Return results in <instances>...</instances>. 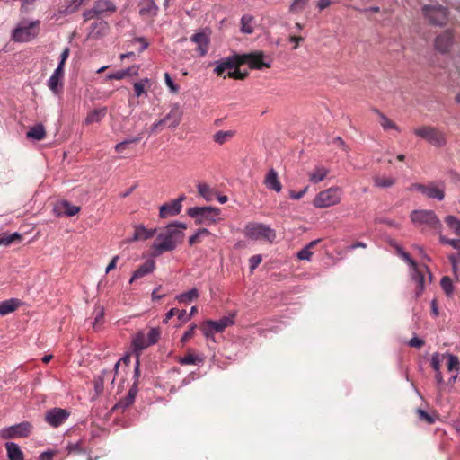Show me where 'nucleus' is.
<instances>
[{"label": "nucleus", "instance_id": "f257e3e1", "mask_svg": "<svg viewBox=\"0 0 460 460\" xmlns=\"http://www.w3.org/2000/svg\"><path fill=\"white\" fill-rule=\"evenodd\" d=\"M187 225L183 222L173 221L158 234L152 244L153 256L157 257L164 252L174 251L185 237Z\"/></svg>", "mask_w": 460, "mask_h": 460}, {"label": "nucleus", "instance_id": "f03ea898", "mask_svg": "<svg viewBox=\"0 0 460 460\" xmlns=\"http://www.w3.org/2000/svg\"><path fill=\"white\" fill-rule=\"evenodd\" d=\"M218 208L205 206L188 208L187 215L195 220L196 225L212 226L221 220Z\"/></svg>", "mask_w": 460, "mask_h": 460}, {"label": "nucleus", "instance_id": "7ed1b4c3", "mask_svg": "<svg viewBox=\"0 0 460 460\" xmlns=\"http://www.w3.org/2000/svg\"><path fill=\"white\" fill-rule=\"evenodd\" d=\"M244 235L252 240L264 239L273 243L276 239V231L268 225L250 222L244 227Z\"/></svg>", "mask_w": 460, "mask_h": 460}, {"label": "nucleus", "instance_id": "20e7f679", "mask_svg": "<svg viewBox=\"0 0 460 460\" xmlns=\"http://www.w3.org/2000/svg\"><path fill=\"white\" fill-rule=\"evenodd\" d=\"M411 222L415 226H426L429 228L438 230L442 225L433 210L415 209L410 215Z\"/></svg>", "mask_w": 460, "mask_h": 460}, {"label": "nucleus", "instance_id": "39448f33", "mask_svg": "<svg viewBox=\"0 0 460 460\" xmlns=\"http://www.w3.org/2000/svg\"><path fill=\"white\" fill-rule=\"evenodd\" d=\"M161 332L159 328H151L147 334L143 331L137 332L132 339L133 350L137 355H139V352L147 347L155 344L158 341Z\"/></svg>", "mask_w": 460, "mask_h": 460}, {"label": "nucleus", "instance_id": "423d86ee", "mask_svg": "<svg viewBox=\"0 0 460 460\" xmlns=\"http://www.w3.org/2000/svg\"><path fill=\"white\" fill-rule=\"evenodd\" d=\"M39 21L22 22L12 32V40L15 42H29L39 34Z\"/></svg>", "mask_w": 460, "mask_h": 460}, {"label": "nucleus", "instance_id": "0eeeda50", "mask_svg": "<svg viewBox=\"0 0 460 460\" xmlns=\"http://www.w3.org/2000/svg\"><path fill=\"white\" fill-rule=\"evenodd\" d=\"M342 190L340 187H331L320 191L314 198L313 204L315 208H324L340 203Z\"/></svg>", "mask_w": 460, "mask_h": 460}, {"label": "nucleus", "instance_id": "6e6552de", "mask_svg": "<svg viewBox=\"0 0 460 460\" xmlns=\"http://www.w3.org/2000/svg\"><path fill=\"white\" fill-rule=\"evenodd\" d=\"M235 313L223 316L217 321L207 320L203 323L201 330L207 339H214L215 332H222L226 328L234 323Z\"/></svg>", "mask_w": 460, "mask_h": 460}, {"label": "nucleus", "instance_id": "1a4fd4ad", "mask_svg": "<svg viewBox=\"0 0 460 460\" xmlns=\"http://www.w3.org/2000/svg\"><path fill=\"white\" fill-rule=\"evenodd\" d=\"M117 11V6L111 0H97L92 8L83 13L84 22L92 19L108 16Z\"/></svg>", "mask_w": 460, "mask_h": 460}, {"label": "nucleus", "instance_id": "9d476101", "mask_svg": "<svg viewBox=\"0 0 460 460\" xmlns=\"http://www.w3.org/2000/svg\"><path fill=\"white\" fill-rule=\"evenodd\" d=\"M414 134L436 147H442L447 144L445 133L434 127L424 126L415 128Z\"/></svg>", "mask_w": 460, "mask_h": 460}, {"label": "nucleus", "instance_id": "9b49d317", "mask_svg": "<svg viewBox=\"0 0 460 460\" xmlns=\"http://www.w3.org/2000/svg\"><path fill=\"white\" fill-rule=\"evenodd\" d=\"M409 190L411 191L415 190L420 192L429 199H438L439 201L445 199L444 182L437 183L431 181L428 185L421 183H412Z\"/></svg>", "mask_w": 460, "mask_h": 460}, {"label": "nucleus", "instance_id": "f8f14e48", "mask_svg": "<svg viewBox=\"0 0 460 460\" xmlns=\"http://www.w3.org/2000/svg\"><path fill=\"white\" fill-rule=\"evenodd\" d=\"M424 16L433 25L443 26L447 21L448 11L438 4H427L422 8Z\"/></svg>", "mask_w": 460, "mask_h": 460}, {"label": "nucleus", "instance_id": "ddd939ff", "mask_svg": "<svg viewBox=\"0 0 460 460\" xmlns=\"http://www.w3.org/2000/svg\"><path fill=\"white\" fill-rule=\"evenodd\" d=\"M240 58L242 65L247 64L251 69L261 70L271 65V58L266 57L262 51L241 54Z\"/></svg>", "mask_w": 460, "mask_h": 460}, {"label": "nucleus", "instance_id": "4468645a", "mask_svg": "<svg viewBox=\"0 0 460 460\" xmlns=\"http://www.w3.org/2000/svg\"><path fill=\"white\" fill-rule=\"evenodd\" d=\"M31 423L29 421H22L0 429V438L4 439L28 438L31 435Z\"/></svg>", "mask_w": 460, "mask_h": 460}, {"label": "nucleus", "instance_id": "2eb2a0df", "mask_svg": "<svg viewBox=\"0 0 460 460\" xmlns=\"http://www.w3.org/2000/svg\"><path fill=\"white\" fill-rule=\"evenodd\" d=\"M240 56L241 54L234 53L229 57L223 58L216 61V67L214 68V73L217 75H222L226 70L231 71L234 68L240 67L242 66Z\"/></svg>", "mask_w": 460, "mask_h": 460}, {"label": "nucleus", "instance_id": "dca6fc26", "mask_svg": "<svg viewBox=\"0 0 460 460\" xmlns=\"http://www.w3.org/2000/svg\"><path fill=\"white\" fill-rule=\"evenodd\" d=\"M185 195L182 194L178 199H172L160 206L159 217L161 218H167L179 215L182 209V201L185 200Z\"/></svg>", "mask_w": 460, "mask_h": 460}, {"label": "nucleus", "instance_id": "f3484780", "mask_svg": "<svg viewBox=\"0 0 460 460\" xmlns=\"http://www.w3.org/2000/svg\"><path fill=\"white\" fill-rule=\"evenodd\" d=\"M69 415L65 409L53 408L47 411L45 420L51 427L58 428L66 422Z\"/></svg>", "mask_w": 460, "mask_h": 460}, {"label": "nucleus", "instance_id": "a211bd4d", "mask_svg": "<svg viewBox=\"0 0 460 460\" xmlns=\"http://www.w3.org/2000/svg\"><path fill=\"white\" fill-rule=\"evenodd\" d=\"M80 211V207L73 205L67 200L57 202L53 208V213L57 217H73Z\"/></svg>", "mask_w": 460, "mask_h": 460}, {"label": "nucleus", "instance_id": "6ab92c4d", "mask_svg": "<svg viewBox=\"0 0 460 460\" xmlns=\"http://www.w3.org/2000/svg\"><path fill=\"white\" fill-rule=\"evenodd\" d=\"M138 6L139 15L143 19H151L153 21L158 14L159 7L155 0H140Z\"/></svg>", "mask_w": 460, "mask_h": 460}, {"label": "nucleus", "instance_id": "aec40b11", "mask_svg": "<svg viewBox=\"0 0 460 460\" xmlns=\"http://www.w3.org/2000/svg\"><path fill=\"white\" fill-rule=\"evenodd\" d=\"M190 40L197 44V51L199 56L204 57L208 52V46L210 43L209 35L204 31L194 33L190 37Z\"/></svg>", "mask_w": 460, "mask_h": 460}, {"label": "nucleus", "instance_id": "412c9836", "mask_svg": "<svg viewBox=\"0 0 460 460\" xmlns=\"http://www.w3.org/2000/svg\"><path fill=\"white\" fill-rule=\"evenodd\" d=\"M156 232V229H147L143 225L135 226V231L133 235L126 240V243H132L137 241H146L152 238Z\"/></svg>", "mask_w": 460, "mask_h": 460}, {"label": "nucleus", "instance_id": "4be33fe9", "mask_svg": "<svg viewBox=\"0 0 460 460\" xmlns=\"http://www.w3.org/2000/svg\"><path fill=\"white\" fill-rule=\"evenodd\" d=\"M453 43L451 31H446L439 34L435 40V48L441 53H447Z\"/></svg>", "mask_w": 460, "mask_h": 460}, {"label": "nucleus", "instance_id": "5701e85b", "mask_svg": "<svg viewBox=\"0 0 460 460\" xmlns=\"http://www.w3.org/2000/svg\"><path fill=\"white\" fill-rule=\"evenodd\" d=\"M263 183L267 189L276 192H280L282 190V184L279 180L278 172L273 168L268 171Z\"/></svg>", "mask_w": 460, "mask_h": 460}, {"label": "nucleus", "instance_id": "b1692460", "mask_svg": "<svg viewBox=\"0 0 460 460\" xmlns=\"http://www.w3.org/2000/svg\"><path fill=\"white\" fill-rule=\"evenodd\" d=\"M155 268V263L153 260H147L143 264H141L134 272L129 280V283H132L135 279H140L144 276H146L154 271Z\"/></svg>", "mask_w": 460, "mask_h": 460}, {"label": "nucleus", "instance_id": "393cba45", "mask_svg": "<svg viewBox=\"0 0 460 460\" xmlns=\"http://www.w3.org/2000/svg\"><path fill=\"white\" fill-rule=\"evenodd\" d=\"M411 279L417 285L415 296L416 297H419L421 296L425 288V278L424 274L418 269L417 266L416 268L411 269Z\"/></svg>", "mask_w": 460, "mask_h": 460}, {"label": "nucleus", "instance_id": "a878e982", "mask_svg": "<svg viewBox=\"0 0 460 460\" xmlns=\"http://www.w3.org/2000/svg\"><path fill=\"white\" fill-rule=\"evenodd\" d=\"M5 448L9 460H24V455L20 446L14 442H6Z\"/></svg>", "mask_w": 460, "mask_h": 460}, {"label": "nucleus", "instance_id": "bb28decb", "mask_svg": "<svg viewBox=\"0 0 460 460\" xmlns=\"http://www.w3.org/2000/svg\"><path fill=\"white\" fill-rule=\"evenodd\" d=\"M181 119V112L179 110V107L175 105L170 111V112L168 114H166L162 119L164 120L165 124L167 122H170L168 127L174 128L180 124Z\"/></svg>", "mask_w": 460, "mask_h": 460}, {"label": "nucleus", "instance_id": "cd10ccee", "mask_svg": "<svg viewBox=\"0 0 460 460\" xmlns=\"http://www.w3.org/2000/svg\"><path fill=\"white\" fill-rule=\"evenodd\" d=\"M47 85L54 95L59 96L64 88L63 78L51 75L47 82Z\"/></svg>", "mask_w": 460, "mask_h": 460}, {"label": "nucleus", "instance_id": "c85d7f7f", "mask_svg": "<svg viewBox=\"0 0 460 460\" xmlns=\"http://www.w3.org/2000/svg\"><path fill=\"white\" fill-rule=\"evenodd\" d=\"M108 22L103 20H99L92 23L91 25V36L93 38H99L106 33L108 31Z\"/></svg>", "mask_w": 460, "mask_h": 460}, {"label": "nucleus", "instance_id": "c756f323", "mask_svg": "<svg viewBox=\"0 0 460 460\" xmlns=\"http://www.w3.org/2000/svg\"><path fill=\"white\" fill-rule=\"evenodd\" d=\"M329 173V170L323 166H316L314 170L309 172V181L312 183H319L323 181Z\"/></svg>", "mask_w": 460, "mask_h": 460}, {"label": "nucleus", "instance_id": "7c9ffc66", "mask_svg": "<svg viewBox=\"0 0 460 460\" xmlns=\"http://www.w3.org/2000/svg\"><path fill=\"white\" fill-rule=\"evenodd\" d=\"M20 301L15 298L2 301L0 303V315H6L18 308Z\"/></svg>", "mask_w": 460, "mask_h": 460}, {"label": "nucleus", "instance_id": "2f4dec72", "mask_svg": "<svg viewBox=\"0 0 460 460\" xmlns=\"http://www.w3.org/2000/svg\"><path fill=\"white\" fill-rule=\"evenodd\" d=\"M106 115V108L94 109L91 111L85 118V124L100 122Z\"/></svg>", "mask_w": 460, "mask_h": 460}, {"label": "nucleus", "instance_id": "473e14b6", "mask_svg": "<svg viewBox=\"0 0 460 460\" xmlns=\"http://www.w3.org/2000/svg\"><path fill=\"white\" fill-rule=\"evenodd\" d=\"M26 136L33 140H42L46 136L45 128L42 124H37L29 129Z\"/></svg>", "mask_w": 460, "mask_h": 460}, {"label": "nucleus", "instance_id": "72a5a7b5", "mask_svg": "<svg viewBox=\"0 0 460 460\" xmlns=\"http://www.w3.org/2000/svg\"><path fill=\"white\" fill-rule=\"evenodd\" d=\"M199 296V290L196 288H193L187 292L177 295L175 299L180 304H187L193 301L194 299H197Z\"/></svg>", "mask_w": 460, "mask_h": 460}, {"label": "nucleus", "instance_id": "f704fd0d", "mask_svg": "<svg viewBox=\"0 0 460 460\" xmlns=\"http://www.w3.org/2000/svg\"><path fill=\"white\" fill-rule=\"evenodd\" d=\"M90 0H67V4L64 7L61 13L65 15L75 13L83 4Z\"/></svg>", "mask_w": 460, "mask_h": 460}, {"label": "nucleus", "instance_id": "c9c22d12", "mask_svg": "<svg viewBox=\"0 0 460 460\" xmlns=\"http://www.w3.org/2000/svg\"><path fill=\"white\" fill-rule=\"evenodd\" d=\"M234 136V131L233 130H219L213 135V140L219 145H223L230 140Z\"/></svg>", "mask_w": 460, "mask_h": 460}, {"label": "nucleus", "instance_id": "e433bc0d", "mask_svg": "<svg viewBox=\"0 0 460 460\" xmlns=\"http://www.w3.org/2000/svg\"><path fill=\"white\" fill-rule=\"evenodd\" d=\"M22 239V234L17 232H14L10 234H4L3 235H0L1 245H4V246H9L15 242H21Z\"/></svg>", "mask_w": 460, "mask_h": 460}, {"label": "nucleus", "instance_id": "4c0bfd02", "mask_svg": "<svg viewBox=\"0 0 460 460\" xmlns=\"http://www.w3.org/2000/svg\"><path fill=\"white\" fill-rule=\"evenodd\" d=\"M204 360L203 357L199 355L188 354L178 359L181 365H199Z\"/></svg>", "mask_w": 460, "mask_h": 460}, {"label": "nucleus", "instance_id": "58836bf2", "mask_svg": "<svg viewBox=\"0 0 460 460\" xmlns=\"http://www.w3.org/2000/svg\"><path fill=\"white\" fill-rule=\"evenodd\" d=\"M447 226L456 234L460 236V220L455 216H447L445 217Z\"/></svg>", "mask_w": 460, "mask_h": 460}, {"label": "nucleus", "instance_id": "ea45409f", "mask_svg": "<svg viewBox=\"0 0 460 460\" xmlns=\"http://www.w3.org/2000/svg\"><path fill=\"white\" fill-rule=\"evenodd\" d=\"M253 21V17L251 15H243L241 18V31L246 34H251L253 32V27L252 22Z\"/></svg>", "mask_w": 460, "mask_h": 460}, {"label": "nucleus", "instance_id": "a19ab883", "mask_svg": "<svg viewBox=\"0 0 460 460\" xmlns=\"http://www.w3.org/2000/svg\"><path fill=\"white\" fill-rule=\"evenodd\" d=\"M199 194L205 199L207 201H211L213 199V190L206 183H199L197 185Z\"/></svg>", "mask_w": 460, "mask_h": 460}, {"label": "nucleus", "instance_id": "79ce46f5", "mask_svg": "<svg viewBox=\"0 0 460 460\" xmlns=\"http://www.w3.org/2000/svg\"><path fill=\"white\" fill-rule=\"evenodd\" d=\"M440 286L447 296H452L455 288L452 279L449 277H442V279H440Z\"/></svg>", "mask_w": 460, "mask_h": 460}, {"label": "nucleus", "instance_id": "37998d69", "mask_svg": "<svg viewBox=\"0 0 460 460\" xmlns=\"http://www.w3.org/2000/svg\"><path fill=\"white\" fill-rule=\"evenodd\" d=\"M111 371L103 370L102 374L94 379V390L100 394L103 391L104 380L107 376H111Z\"/></svg>", "mask_w": 460, "mask_h": 460}, {"label": "nucleus", "instance_id": "c03bdc74", "mask_svg": "<svg viewBox=\"0 0 460 460\" xmlns=\"http://www.w3.org/2000/svg\"><path fill=\"white\" fill-rule=\"evenodd\" d=\"M309 0H293L290 4L288 11L291 13H298L305 10Z\"/></svg>", "mask_w": 460, "mask_h": 460}, {"label": "nucleus", "instance_id": "a18cd8bd", "mask_svg": "<svg viewBox=\"0 0 460 460\" xmlns=\"http://www.w3.org/2000/svg\"><path fill=\"white\" fill-rule=\"evenodd\" d=\"M394 183H395V179L393 177H388V178L375 177L374 178L375 186L381 188V189L392 187Z\"/></svg>", "mask_w": 460, "mask_h": 460}, {"label": "nucleus", "instance_id": "49530a36", "mask_svg": "<svg viewBox=\"0 0 460 460\" xmlns=\"http://www.w3.org/2000/svg\"><path fill=\"white\" fill-rule=\"evenodd\" d=\"M376 113L379 115V117L381 119L380 124L385 130H388V129L399 130L396 124L394 123L391 119H389L385 114L381 113L378 111H376Z\"/></svg>", "mask_w": 460, "mask_h": 460}, {"label": "nucleus", "instance_id": "de8ad7c7", "mask_svg": "<svg viewBox=\"0 0 460 460\" xmlns=\"http://www.w3.org/2000/svg\"><path fill=\"white\" fill-rule=\"evenodd\" d=\"M66 450L69 454H84L85 453L84 448L82 447V440L76 442H70L66 446Z\"/></svg>", "mask_w": 460, "mask_h": 460}, {"label": "nucleus", "instance_id": "09e8293b", "mask_svg": "<svg viewBox=\"0 0 460 460\" xmlns=\"http://www.w3.org/2000/svg\"><path fill=\"white\" fill-rule=\"evenodd\" d=\"M447 368L449 371H458L460 367V361L459 358L453 355V354H447Z\"/></svg>", "mask_w": 460, "mask_h": 460}, {"label": "nucleus", "instance_id": "8fccbe9b", "mask_svg": "<svg viewBox=\"0 0 460 460\" xmlns=\"http://www.w3.org/2000/svg\"><path fill=\"white\" fill-rule=\"evenodd\" d=\"M135 401L133 399H128V395L121 398L112 408V410L121 409L122 411L126 410L131 404H133Z\"/></svg>", "mask_w": 460, "mask_h": 460}, {"label": "nucleus", "instance_id": "3c124183", "mask_svg": "<svg viewBox=\"0 0 460 460\" xmlns=\"http://www.w3.org/2000/svg\"><path fill=\"white\" fill-rule=\"evenodd\" d=\"M104 317V309L102 306H98L94 309V321L93 323V327L102 324Z\"/></svg>", "mask_w": 460, "mask_h": 460}, {"label": "nucleus", "instance_id": "603ef678", "mask_svg": "<svg viewBox=\"0 0 460 460\" xmlns=\"http://www.w3.org/2000/svg\"><path fill=\"white\" fill-rule=\"evenodd\" d=\"M164 80H165V84H166L167 87L170 89V91L172 93H179L180 87H179L178 84H176L173 82V80L171 77V75H169V73H165L164 74Z\"/></svg>", "mask_w": 460, "mask_h": 460}, {"label": "nucleus", "instance_id": "864d4df0", "mask_svg": "<svg viewBox=\"0 0 460 460\" xmlns=\"http://www.w3.org/2000/svg\"><path fill=\"white\" fill-rule=\"evenodd\" d=\"M439 241L443 244H448L451 245L454 249L458 250L460 249V239H449L446 236L441 235L439 237Z\"/></svg>", "mask_w": 460, "mask_h": 460}, {"label": "nucleus", "instance_id": "5fc2aeb1", "mask_svg": "<svg viewBox=\"0 0 460 460\" xmlns=\"http://www.w3.org/2000/svg\"><path fill=\"white\" fill-rule=\"evenodd\" d=\"M417 414L420 420L426 421L428 424H433L435 422V418L422 409H418Z\"/></svg>", "mask_w": 460, "mask_h": 460}, {"label": "nucleus", "instance_id": "6e6d98bb", "mask_svg": "<svg viewBox=\"0 0 460 460\" xmlns=\"http://www.w3.org/2000/svg\"><path fill=\"white\" fill-rule=\"evenodd\" d=\"M247 72H242L239 67L229 71L227 76L233 79L243 80L247 76Z\"/></svg>", "mask_w": 460, "mask_h": 460}, {"label": "nucleus", "instance_id": "4d7b16f0", "mask_svg": "<svg viewBox=\"0 0 460 460\" xmlns=\"http://www.w3.org/2000/svg\"><path fill=\"white\" fill-rule=\"evenodd\" d=\"M149 80L147 78L141 80L139 82H136L134 84V91L137 97H140L143 93H145V84L144 83H147Z\"/></svg>", "mask_w": 460, "mask_h": 460}, {"label": "nucleus", "instance_id": "13d9d810", "mask_svg": "<svg viewBox=\"0 0 460 460\" xmlns=\"http://www.w3.org/2000/svg\"><path fill=\"white\" fill-rule=\"evenodd\" d=\"M261 261H262V257L260 254L252 256L249 259V268H250L251 271L254 270L260 265Z\"/></svg>", "mask_w": 460, "mask_h": 460}, {"label": "nucleus", "instance_id": "bf43d9fd", "mask_svg": "<svg viewBox=\"0 0 460 460\" xmlns=\"http://www.w3.org/2000/svg\"><path fill=\"white\" fill-rule=\"evenodd\" d=\"M312 255H313V252L311 251L307 250L305 247H304L297 252V258L301 261H310Z\"/></svg>", "mask_w": 460, "mask_h": 460}, {"label": "nucleus", "instance_id": "052dcab7", "mask_svg": "<svg viewBox=\"0 0 460 460\" xmlns=\"http://www.w3.org/2000/svg\"><path fill=\"white\" fill-rule=\"evenodd\" d=\"M126 76H127V71H124L122 69V70H119L114 73H111V74L107 75V79L121 80V79L125 78Z\"/></svg>", "mask_w": 460, "mask_h": 460}, {"label": "nucleus", "instance_id": "680f3d73", "mask_svg": "<svg viewBox=\"0 0 460 460\" xmlns=\"http://www.w3.org/2000/svg\"><path fill=\"white\" fill-rule=\"evenodd\" d=\"M438 353H434L431 357V367L434 369L435 372L440 371V358H439Z\"/></svg>", "mask_w": 460, "mask_h": 460}, {"label": "nucleus", "instance_id": "e2e57ef3", "mask_svg": "<svg viewBox=\"0 0 460 460\" xmlns=\"http://www.w3.org/2000/svg\"><path fill=\"white\" fill-rule=\"evenodd\" d=\"M308 190V187H305L303 190H301L300 191H295V190H290L289 192V198L291 199H300L301 198H303L305 196V194L307 192Z\"/></svg>", "mask_w": 460, "mask_h": 460}, {"label": "nucleus", "instance_id": "0e129e2a", "mask_svg": "<svg viewBox=\"0 0 460 460\" xmlns=\"http://www.w3.org/2000/svg\"><path fill=\"white\" fill-rule=\"evenodd\" d=\"M137 392H138V383L133 382L132 385L130 386V388L127 394L128 399H133L135 401Z\"/></svg>", "mask_w": 460, "mask_h": 460}, {"label": "nucleus", "instance_id": "69168bd1", "mask_svg": "<svg viewBox=\"0 0 460 460\" xmlns=\"http://www.w3.org/2000/svg\"><path fill=\"white\" fill-rule=\"evenodd\" d=\"M137 392H138V383L133 382L132 385L130 386V388L127 394L128 399H133L135 401Z\"/></svg>", "mask_w": 460, "mask_h": 460}, {"label": "nucleus", "instance_id": "338daca9", "mask_svg": "<svg viewBox=\"0 0 460 460\" xmlns=\"http://www.w3.org/2000/svg\"><path fill=\"white\" fill-rule=\"evenodd\" d=\"M411 267V269L412 268H416L417 266V263L416 261L411 258V256L410 255L409 252H402V256H401Z\"/></svg>", "mask_w": 460, "mask_h": 460}, {"label": "nucleus", "instance_id": "774afa93", "mask_svg": "<svg viewBox=\"0 0 460 460\" xmlns=\"http://www.w3.org/2000/svg\"><path fill=\"white\" fill-rule=\"evenodd\" d=\"M408 345L413 348H420L424 345V341L420 338L413 337L409 341Z\"/></svg>", "mask_w": 460, "mask_h": 460}]
</instances>
